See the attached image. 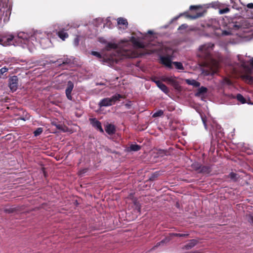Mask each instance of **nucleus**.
Masks as SVG:
<instances>
[{
    "instance_id": "nucleus-10",
    "label": "nucleus",
    "mask_w": 253,
    "mask_h": 253,
    "mask_svg": "<svg viewBox=\"0 0 253 253\" xmlns=\"http://www.w3.org/2000/svg\"><path fill=\"white\" fill-rule=\"evenodd\" d=\"M90 122L92 126L99 130L101 132L103 133L104 130L101 126V123L95 118L90 119Z\"/></svg>"
},
{
    "instance_id": "nucleus-56",
    "label": "nucleus",
    "mask_w": 253,
    "mask_h": 253,
    "mask_svg": "<svg viewBox=\"0 0 253 253\" xmlns=\"http://www.w3.org/2000/svg\"><path fill=\"white\" fill-rule=\"evenodd\" d=\"M8 14H10L9 10L8 9H7L5 12V16L6 17L7 16Z\"/></svg>"
},
{
    "instance_id": "nucleus-59",
    "label": "nucleus",
    "mask_w": 253,
    "mask_h": 253,
    "mask_svg": "<svg viewBox=\"0 0 253 253\" xmlns=\"http://www.w3.org/2000/svg\"><path fill=\"white\" fill-rule=\"evenodd\" d=\"M218 132H219V133H220V134H221V135H222V133L221 132V130H219V131H218Z\"/></svg>"
},
{
    "instance_id": "nucleus-18",
    "label": "nucleus",
    "mask_w": 253,
    "mask_h": 253,
    "mask_svg": "<svg viewBox=\"0 0 253 253\" xmlns=\"http://www.w3.org/2000/svg\"><path fill=\"white\" fill-rule=\"evenodd\" d=\"M183 15H185L186 17L191 19H195L198 18H199L203 16L202 12H197L196 14L192 15L188 14V12H184L183 13Z\"/></svg>"
},
{
    "instance_id": "nucleus-42",
    "label": "nucleus",
    "mask_w": 253,
    "mask_h": 253,
    "mask_svg": "<svg viewBox=\"0 0 253 253\" xmlns=\"http://www.w3.org/2000/svg\"><path fill=\"white\" fill-rule=\"evenodd\" d=\"M229 11H230V9L228 7H226L225 8L219 9V13L220 14H224V13L229 12Z\"/></svg>"
},
{
    "instance_id": "nucleus-6",
    "label": "nucleus",
    "mask_w": 253,
    "mask_h": 253,
    "mask_svg": "<svg viewBox=\"0 0 253 253\" xmlns=\"http://www.w3.org/2000/svg\"><path fill=\"white\" fill-rule=\"evenodd\" d=\"M18 77L13 76L9 79V87L12 92L15 91L18 87Z\"/></svg>"
},
{
    "instance_id": "nucleus-33",
    "label": "nucleus",
    "mask_w": 253,
    "mask_h": 253,
    "mask_svg": "<svg viewBox=\"0 0 253 253\" xmlns=\"http://www.w3.org/2000/svg\"><path fill=\"white\" fill-rule=\"evenodd\" d=\"M170 238L169 237H166L164 240H162L161 242H158L157 243L156 245L154 247H158V246H160L162 244H164L165 243L169 242L170 240Z\"/></svg>"
},
{
    "instance_id": "nucleus-3",
    "label": "nucleus",
    "mask_w": 253,
    "mask_h": 253,
    "mask_svg": "<svg viewBox=\"0 0 253 253\" xmlns=\"http://www.w3.org/2000/svg\"><path fill=\"white\" fill-rule=\"evenodd\" d=\"M242 73L240 76L241 79L249 84H253V77L250 76L252 69L247 64H241Z\"/></svg>"
},
{
    "instance_id": "nucleus-16",
    "label": "nucleus",
    "mask_w": 253,
    "mask_h": 253,
    "mask_svg": "<svg viewBox=\"0 0 253 253\" xmlns=\"http://www.w3.org/2000/svg\"><path fill=\"white\" fill-rule=\"evenodd\" d=\"M130 42L132 43L134 45V46L139 47V48H143L144 45L142 43L140 42L138 39L135 38L134 37H132L130 40Z\"/></svg>"
},
{
    "instance_id": "nucleus-7",
    "label": "nucleus",
    "mask_w": 253,
    "mask_h": 253,
    "mask_svg": "<svg viewBox=\"0 0 253 253\" xmlns=\"http://www.w3.org/2000/svg\"><path fill=\"white\" fill-rule=\"evenodd\" d=\"M161 80L163 82H167L171 84L173 86L176 87L178 85L177 81L172 77L162 76Z\"/></svg>"
},
{
    "instance_id": "nucleus-32",
    "label": "nucleus",
    "mask_w": 253,
    "mask_h": 253,
    "mask_svg": "<svg viewBox=\"0 0 253 253\" xmlns=\"http://www.w3.org/2000/svg\"><path fill=\"white\" fill-rule=\"evenodd\" d=\"M188 236H189V234H180V233H169V236L170 237H172L173 236L180 237H188Z\"/></svg>"
},
{
    "instance_id": "nucleus-38",
    "label": "nucleus",
    "mask_w": 253,
    "mask_h": 253,
    "mask_svg": "<svg viewBox=\"0 0 253 253\" xmlns=\"http://www.w3.org/2000/svg\"><path fill=\"white\" fill-rule=\"evenodd\" d=\"M212 25H213L212 26L215 30H220L219 24L216 20L212 21Z\"/></svg>"
},
{
    "instance_id": "nucleus-2",
    "label": "nucleus",
    "mask_w": 253,
    "mask_h": 253,
    "mask_svg": "<svg viewBox=\"0 0 253 253\" xmlns=\"http://www.w3.org/2000/svg\"><path fill=\"white\" fill-rule=\"evenodd\" d=\"M172 54L173 50L171 48L162 47L159 51L161 63H181L179 62H172Z\"/></svg>"
},
{
    "instance_id": "nucleus-15",
    "label": "nucleus",
    "mask_w": 253,
    "mask_h": 253,
    "mask_svg": "<svg viewBox=\"0 0 253 253\" xmlns=\"http://www.w3.org/2000/svg\"><path fill=\"white\" fill-rule=\"evenodd\" d=\"M211 171V166H201V169L199 173L209 174Z\"/></svg>"
},
{
    "instance_id": "nucleus-37",
    "label": "nucleus",
    "mask_w": 253,
    "mask_h": 253,
    "mask_svg": "<svg viewBox=\"0 0 253 253\" xmlns=\"http://www.w3.org/2000/svg\"><path fill=\"white\" fill-rule=\"evenodd\" d=\"M107 47L110 49H116L118 47V45L115 43L109 42Z\"/></svg>"
},
{
    "instance_id": "nucleus-23",
    "label": "nucleus",
    "mask_w": 253,
    "mask_h": 253,
    "mask_svg": "<svg viewBox=\"0 0 253 253\" xmlns=\"http://www.w3.org/2000/svg\"><path fill=\"white\" fill-rule=\"evenodd\" d=\"M166 67L167 69H170L173 68V64H164ZM175 65V67L177 70H184V68L183 67V64H174Z\"/></svg>"
},
{
    "instance_id": "nucleus-8",
    "label": "nucleus",
    "mask_w": 253,
    "mask_h": 253,
    "mask_svg": "<svg viewBox=\"0 0 253 253\" xmlns=\"http://www.w3.org/2000/svg\"><path fill=\"white\" fill-rule=\"evenodd\" d=\"M74 88V84L72 82L69 81L67 83V87L65 90L66 95L67 98L70 100H72V96L71 95V92Z\"/></svg>"
},
{
    "instance_id": "nucleus-30",
    "label": "nucleus",
    "mask_w": 253,
    "mask_h": 253,
    "mask_svg": "<svg viewBox=\"0 0 253 253\" xmlns=\"http://www.w3.org/2000/svg\"><path fill=\"white\" fill-rule=\"evenodd\" d=\"M228 177L234 181H236L238 180V174L236 173L231 172L229 173Z\"/></svg>"
},
{
    "instance_id": "nucleus-19",
    "label": "nucleus",
    "mask_w": 253,
    "mask_h": 253,
    "mask_svg": "<svg viewBox=\"0 0 253 253\" xmlns=\"http://www.w3.org/2000/svg\"><path fill=\"white\" fill-rule=\"evenodd\" d=\"M123 55L128 58H133L137 57V54L134 51L131 50L126 52Z\"/></svg>"
},
{
    "instance_id": "nucleus-1",
    "label": "nucleus",
    "mask_w": 253,
    "mask_h": 253,
    "mask_svg": "<svg viewBox=\"0 0 253 253\" xmlns=\"http://www.w3.org/2000/svg\"><path fill=\"white\" fill-rule=\"evenodd\" d=\"M214 44L211 42L206 43L199 46L197 56L202 61L200 63H219L211 54Z\"/></svg>"
},
{
    "instance_id": "nucleus-48",
    "label": "nucleus",
    "mask_w": 253,
    "mask_h": 253,
    "mask_svg": "<svg viewBox=\"0 0 253 253\" xmlns=\"http://www.w3.org/2000/svg\"><path fill=\"white\" fill-rule=\"evenodd\" d=\"M202 122L203 123V124L204 125L205 129H207L208 126H207V125L206 124L207 119H206V117H202Z\"/></svg>"
},
{
    "instance_id": "nucleus-52",
    "label": "nucleus",
    "mask_w": 253,
    "mask_h": 253,
    "mask_svg": "<svg viewBox=\"0 0 253 253\" xmlns=\"http://www.w3.org/2000/svg\"><path fill=\"white\" fill-rule=\"evenodd\" d=\"M159 80L157 77L154 76L151 78V81L155 83V81Z\"/></svg>"
},
{
    "instance_id": "nucleus-21",
    "label": "nucleus",
    "mask_w": 253,
    "mask_h": 253,
    "mask_svg": "<svg viewBox=\"0 0 253 253\" xmlns=\"http://www.w3.org/2000/svg\"><path fill=\"white\" fill-rule=\"evenodd\" d=\"M186 83L189 84L193 85L194 87H199L200 83L194 79H187L186 80Z\"/></svg>"
},
{
    "instance_id": "nucleus-11",
    "label": "nucleus",
    "mask_w": 253,
    "mask_h": 253,
    "mask_svg": "<svg viewBox=\"0 0 253 253\" xmlns=\"http://www.w3.org/2000/svg\"><path fill=\"white\" fill-rule=\"evenodd\" d=\"M14 36L10 35L6 39V41H4L2 38H0V44L4 46H8L11 44V42L13 40Z\"/></svg>"
},
{
    "instance_id": "nucleus-64",
    "label": "nucleus",
    "mask_w": 253,
    "mask_h": 253,
    "mask_svg": "<svg viewBox=\"0 0 253 253\" xmlns=\"http://www.w3.org/2000/svg\"><path fill=\"white\" fill-rule=\"evenodd\" d=\"M136 63H139V61H137Z\"/></svg>"
},
{
    "instance_id": "nucleus-20",
    "label": "nucleus",
    "mask_w": 253,
    "mask_h": 253,
    "mask_svg": "<svg viewBox=\"0 0 253 253\" xmlns=\"http://www.w3.org/2000/svg\"><path fill=\"white\" fill-rule=\"evenodd\" d=\"M26 61L23 59H17L15 57L8 58L7 61H5V62L7 63H19V62H24Z\"/></svg>"
},
{
    "instance_id": "nucleus-50",
    "label": "nucleus",
    "mask_w": 253,
    "mask_h": 253,
    "mask_svg": "<svg viewBox=\"0 0 253 253\" xmlns=\"http://www.w3.org/2000/svg\"><path fill=\"white\" fill-rule=\"evenodd\" d=\"M135 66L138 67V68H139L141 69V70L142 71H145V70L143 68V64H135Z\"/></svg>"
},
{
    "instance_id": "nucleus-26",
    "label": "nucleus",
    "mask_w": 253,
    "mask_h": 253,
    "mask_svg": "<svg viewBox=\"0 0 253 253\" xmlns=\"http://www.w3.org/2000/svg\"><path fill=\"white\" fill-rule=\"evenodd\" d=\"M241 27L240 24H238L237 23H232L228 25L229 29L237 30Z\"/></svg>"
},
{
    "instance_id": "nucleus-46",
    "label": "nucleus",
    "mask_w": 253,
    "mask_h": 253,
    "mask_svg": "<svg viewBox=\"0 0 253 253\" xmlns=\"http://www.w3.org/2000/svg\"><path fill=\"white\" fill-rule=\"evenodd\" d=\"M80 40L79 37L77 36L74 40V44L75 46H78L79 44Z\"/></svg>"
},
{
    "instance_id": "nucleus-39",
    "label": "nucleus",
    "mask_w": 253,
    "mask_h": 253,
    "mask_svg": "<svg viewBox=\"0 0 253 253\" xmlns=\"http://www.w3.org/2000/svg\"><path fill=\"white\" fill-rule=\"evenodd\" d=\"M238 57L239 60L240 61V63H251V64L253 63V58H251L250 59V60L248 62H246V61H245L244 60H242L240 59V55H238Z\"/></svg>"
},
{
    "instance_id": "nucleus-62",
    "label": "nucleus",
    "mask_w": 253,
    "mask_h": 253,
    "mask_svg": "<svg viewBox=\"0 0 253 253\" xmlns=\"http://www.w3.org/2000/svg\"><path fill=\"white\" fill-rule=\"evenodd\" d=\"M199 65H200L201 67H202V65H203V64H199Z\"/></svg>"
},
{
    "instance_id": "nucleus-31",
    "label": "nucleus",
    "mask_w": 253,
    "mask_h": 253,
    "mask_svg": "<svg viewBox=\"0 0 253 253\" xmlns=\"http://www.w3.org/2000/svg\"><path fill=\"white\" fill-rule=\"evenodd\" d=\"M141 148V147L137 144H131L129 147V149L132 151H138Z\"/></svg>"
},
{
    "instance_id": "nucleus-49",
    "label": "nucleus",
    "mask_w": 253,
    "mask_h": 253,
    "mask_svg": "<svg viewBox=\"0 0 253 253\" xmlns=\"http://www.w3.org/2000/svg\"><path fill=\"white\" fill-rule=\"evenodd\" d=\"M199 8V6H196V5H191V6H190L189 9H190V10H197V9H198Z\"/></svg>"
},
{
    "instance_id": "nucleus-43",
    "label": "nucleus",
    "mask_w": 253,
    "mask_h": 253,
    "mask_svg": "<svg viewBox=\"0 0 253 253\" xmlns=\"http://www.w3.org/2000/svg\"><path fill=\"white\" fill-rule=\"evenodd\" d=\"M247 217V220L249 223H250L252 225H253V215L252 214H248L246 215Z\"/></svg>"
},
{
    "instance_id": "nucleus-34",
    "label": "nucleus",
    "mask_w": 253,
    "mask_h": 253,
    "mask_svg": "<svg viewBox=\"0 0 253 253\" xmlns=\"http://www.w3.org/2000/svg\"><path fill=\"white\" fill-rule=\"evenodd\" d=\"M164 114V111L162 110H159L154 113L153 115H152V117L153 118H156L158 117L162 116Z\"/></svg>"
},
{
    "instance_id": "nucleus-57",
    "label": "nucleus",
    "mask_w": 253,
    "mask_h": 253,
    "mask_svg": "<svg viewBox=\"0 0 253 253\" xmlns=\"http://www.w3.org/2000/svg\"><path fill=\"white\" fill-rule=\"evenodd\" d=\"M38 34H39L38 33L35 34V36H36V39H38V38H40V36L38 35Z\"/></svg>"
},
{
    "instance_id": "nucleus-28",
    "label": "nucleus",
    "mask_w": 253,
    "mask_h": 253,
    "mask_svg": "<svg viewBox=\"0 0 253 253\" xmlns=\"http://www.w3.org/2000/svg\"><path fill=\"white\" fill-rule=\"evenodd\" d=\"M236 98L237 100L240 102L242 104H245L246 103V100L244 97V96L240 93H238L237 94L236 96Z\"/></svg>"
},
{
    "instance_id": "nucleus-55",
    "label": "nucleus",
    "mask_w": 253,
    "mask_h": 253,
    "mask_svg": "<svg viewBox=\"0 0 253 253\" xmlns=\"http://www.w3.org/2000/svg\"><path fill=\"white\" fill-rule=\"evenodd\" d=\"M86 169H83L82 170L80 171L79 174L82 175V174L86 172Z\"/></svg>"
},
{
    "instance_id": "nucleus-60",
    "label": "nucleus",
    "mask_w": 253,
    "mask_h": 253,
    "mask_svg": "<svg viewBox=\"0 0 253 253\" xmlns=\"http://www.w3.org/2000/svg\"><path fill=\"white\" fill-rule=\"evenodd\" d=\"M7 20V19H6V18H4L3 19V21L5 22V21Z\"/></svg>"
},
{
    "instance_id": "nucleus-9",
    "label": "nucleus",
    "mask_w": 253,
    "mask_h": 253,
    "mask_svg": "<svg viewBox=\"0 0 253 253\" xmlns=\"http://www.w3.org/2000/svg\"><path fill=\"white\" fill-rule=\"evenodd\" d=\"M39 42L42 48H47L50 46L51 44L50 40L46 36L44 38H41Z\"/></svg>"
},
{
    "instance_id": "nucleus-24",
    "label": "nucleus",
    "mask_w": 253,
    "mask_h": 253,
    "mask_svg": "<svg viewBox=\"0 0 253 253\" xmlns=\"http://www.w3.org/2000/svg\"><path fill=\"white\" fill-rule=\"evenodd\" d=\"M117 23L118 25H125L126 28L127 27L128 22L126 19L119 17L117 19Z\"/></svg>"
},
{
    "instance_id": "nucleus-36",
    "label": "nucleus",
    "mask_w": 253,
    "mask_h": 253,
    "mask_svg": "<svg viewBox=\"0 0 253 253\" xmlns=\"http://www.w3.org/2000/svg\"><path fill=\"white\" fill-rule=\"evenodd\" d=\"M201 165L199 163H196L192 165V168L199 173V171L200 170Z\"/></svg>"
},
{
    "instance_id": "nucleus-27",
    "label": "nucleus",
    "mask_w": 253,
    "mask_h": 253,
    "mask_svg": "<svg viewBox=\"0 0 253 253\" xmlns=\"http://www.w3.org/2000/svg\"><path fill=\"white\" fill-rule=\"evenodd\" d=\"M158 87L165 93L168 94L169 92V89L168 87L163 83L159 85Z\"/></svg>"
},
{
    "instance_id": "nucleus-4",
    "label": "nucleus",
    "mask_w": 253,
    "mask_h": 253,
    "mask_svg": "<svg viewBox=\"0 0 253 253\" xmlns=\"http://www.w3.org/2000/svg\"><path fill=\"white\" fill-rule=\"evenodd\" d=\"M123 98V96L120 94L116 93L110 98H105L102 99L99 102L100 107L110 106L115 104L117 101Z\"/></svg>"
},
{
    "instance_id": "nucleus-53",
    "label": "nucleus",
    "mask_w": 253,
    "mask_h": 253,
    "mask_svg": "<svg viewBox=\"0 0 253 253\" xmlns=\"http://www.w3.org/2000/svg\"><path fill=\"white\" fill-rule=\"evenodd\" d=\"M162 82L159 80L155 81V83L156 84L157 86L158 87Z\"/></svg>"
},
{
    "instance_id": "nucleus-63",
    "label": "nucleus",
    "mask_w": 253,
    "mask_h": 253,
    "mask_svg": "<svg viewBox=\"0 0 253 253\" xmlns=\"http://www.w3.org/2000/svg\"><path fill=\"white\" fill-rule=\"evenodd\" d=\"M252 65V68L253 69V64H251Z\"/></svg>"
},
{
    "instance_id": "nucleus-41",
    "label": "nucleus",
    "mask_w": 253,
    "mask_h": 253,
    "mask_svg": "<svg viewBox=\"0 0 253 253\" xmlns=\"http://www.w3.org/2000/svg\"><path fill=\"white\" fill-rule=\"evenodd\" d=\"M220 34L222 36H229L232 35V32L231 30H223Z\"/></svg>"
},
{
    "instance_id": "nucleus-35",
    "label": "nucleus",
    "mask_w": 253,
    "mask_h": 253,
    "mask_svg": "<svg viewBox=\"0 0 253 253\" xmlns=\"http://www.w3.org/2000/svg\"><path fill=\"white\" fill-rule=\"evenodd\" d=\"M43 131V128L42 127H38L34 132V135L37 136L40 135Z\"/></svg>"
},
{
    "instance_id": "nucleus-29",
    "label": "nucleus",
    "mask_w": 253,
    "mask_h": 253,
    "mask_svg": "<svg viewBox=\"0 0 253 253\" xmlns=\"http://www.w3.org/2000/svg\"><path fill=\"white\" fill-rule=\"evenodd\" d=\"M53 125H54L57 128H58V129H59L63 132L67 131L68 127L65 126H63L61 124H53Z\"/></svg>"
},
{
    "instance_id": "nucleus-45",
    "label": "nucleus",
    "mask_w": 253,
    "mask_h": 253,
    "mask_svg": "<svg viewBox=\"0 0 253 253\" xmlns=\"http://www.w3.org/2000/svg\"><path fill=\"white\" fill-rule=\"evenodd\" d=\"M8 70V69L3 67L0 69V78H1V76L5 72H6Z\"/></svg>"
},
{
    "instance_id": "nucleus-17",
    "label": "nucleus",
    "mask_w": 253,
    "mask_h": 253,
    "mask_svg": "<svg viewBox=\"0 0 253 253\" xmlns=\"http://www.w3.org/2000/svg\"><path fill=\"white\" fill-rule=\"evenodd\" d=\"M130 42L132 43L134 45V46L139 47V48H143L144 45L142 43L140 42L138 39L135 38L134 37H132L130 40Z\"/></svg>"
},
{
    "instance_id": "nucleus-44",
    "label": "nucleus",
    "mask_w": 253,
    "mask_h": 253,
    "mask_svg": "<svg viewBox=\"0 0 253 253\" xmlns=\"http://www.w3.org/2000/svg\"><path fill=\"white\" fill-rule=\"evenodd\" d=\"M188 27V25L186 24H183L180 25L178 28V30L181 31L183 30H185Z\"/></svg>"
},
{
    "instance_id": "nucleus-54",
    "label": "nucleus",
    "mask_w": 253,
    "mask_h": 253,
    "mask_svg": "<svg viewBox=\"0 0 253 253\" xmlns=\"http://www.w3.org/2000/svg\"><path fill=\"white\" fill-rule=\"evenodd\" d=\"M230 1H231V3H233V5L232 7H233V8H234L238 9V8L236 7L235 2L234 1V0H230Z\"/></svg>"
},
{
    "instance_id": "nucleus-5",
    "label": "nucleus",
    "mask_w": 253,
    "mask_h": 253,
    "mask_svg": "<svg viewBox=\"0 0 253 253\" xmlns=\"http://www.w3.org/2000/svg\"><path fill=\"white\" fill-rule=\"evenodd\" d=\"M56 62L58 63H76L77 62V60L74 57L70 56L69 57L67 55H64L60 58L51 60L49 63H55Z\"/></svg>"
},
{
    "instance_id": "nucleus-14",
    "label": "nucleus",
    "mask_w": 253,
    "mask_h": 253,
    "mask_svg": "<svg viewBox=\"0 0 253 253\" xmlns=\"http://www.w3.org/2000/svg\"><path fill=\"white\" fill-rule=\"evenodd\" d=\"M106 132L109 135H112L116 132V128L114 125L108 124L105 127Z\"/></svg>"
},
{
    "instance_id": "nucleus-51",
    "label": "nucleus",
    "mask_w": 253,
    "mask_h": 253,
    "mask_svg": "<svg viewBox=\"0 0 253 253\" xmlns=\"http://www.w3.org/2000/svg\"><path fill=\"white\" fill-rule=\"evenodd\" d=\"M246 6L248 8L253 9V3H249Z\"/></svg>"
},
{
    "instance_id": "nucleus-61",
    "label": "nucleus",
    "mask_w": 253,
    "mask_h": 253,
    "mask_svg": "<svg viewBox=\"0 0 253 253\" xmlns=\"http://www.w3.org/2000/svg\"><path fill=\"white\" fill-rule=\"evenodd\" d=\"M149 33H150V34H152V32H151V31H149Z\"/></svg>"
},
{
    "instance_id": "nucleus-25",
    "label": "nucleus",
    "mask_w": 253,
    "mask_h": 253,
    "mask_svg": "<svg viewBox=\"0 0 253 253\" xmlns=\"http://www.w3.org/2000/svg\"><path fill=\"white\" fill-rule=\"evenodd\" d=\"M207 91L208 89L206 87L202 86L198 89L197 92L195 93V95L196 96H200L207 93Z\"/></svg>"
},
{
    "instance_id": "nucleus-13",
    "label": "nucleus",
    "mask_w": 253,
    "mask_h": 253,
    "mask_svg": "<svg viewBox=\"0 0 253 253\" xmlns=\"http://www.w3.org/2000/svg\"><path fill=\"white\" fill-rule=\"evenodd\" d=\"M216 71L215 70L211 69V68L209 67H203L202 69V73L204 76H212L216 73Z\"/></svg>"
},
{
    "instance_id": "nucleus-40",
    "label": "nucleus",
    "mask_w": 253,
    "mask_h": 253,
    "mask_svg": "<svg viewBox=\"0 0 253 253\" xmlns=\"http://www.w3.org/2000/svg\"><path fill=\"white\" fill-rule=\"evenodd\" d=\"M91 54L93 56H96L97 58H99V59L102 58V55L98 52L93 51H91Z\"/></svg>"
},
{
    "instance_id": "nucleus-58",
    "label": "nucleus",
    "mask_w": 253,
    "mask_h": 253,
    "mask_svg": "<svg viewBox=\"0 0 253 253\" xmlns=\"http://www.w3.org/2000/svg\"><path fill=\"white\" fill-rule=\"evenodd\" d=\"M137 210L139 212L140 211V207H138V209H137Z\"/></svg>"
},
{
    "instance_id": "nucleus-47",
    "label": "nucleus",
    "mask_w": 253,
    "mask_h": 253,
    "mask_svg": "<svg viewBox=\"0 0 253 253\" xmlns=\"http://www.w3.org/2000/svg\"><path fill=\"white\" fill-rule=\"evenodd\" d=\"M5 212L6 213H12L15 211L14 208H9V209H5L4 210Z\"/></svg>"
},
{
    "instance_id": "nucleus-12",
    "label": "nucleus",
    "mask_w": 253,
    "mask_h": 253,
    "mask_svg": "<svg viewBox=\"0 0 253 253\" xmlns=\"http://www.w3.org/2000/svg\"><path fill=\"white\" fill-rule=\"evenodd\" d=\"M198 241L195 239L189 240V243L182 247V249L189 250L193 248L198 244Z\"/></svg>"
},
{
    "instance_id": "nucleus-22",
    "label": "nucleus",
    "mask_w": 253,
    "mask_h": 253,
    "mask_svg": "<svg viewBox=\"0 0 253 253\" xmlns=\"http://www.w3.org/2000/svg\"><path fill=\"white\" fill-rule=\"evenodd\" d=\"M57 35L63 41H64L69 37V35L68 34V33L65 32L63 30H60L59 31H58L57 33Z\"/></svg>"
}]
</instances>
